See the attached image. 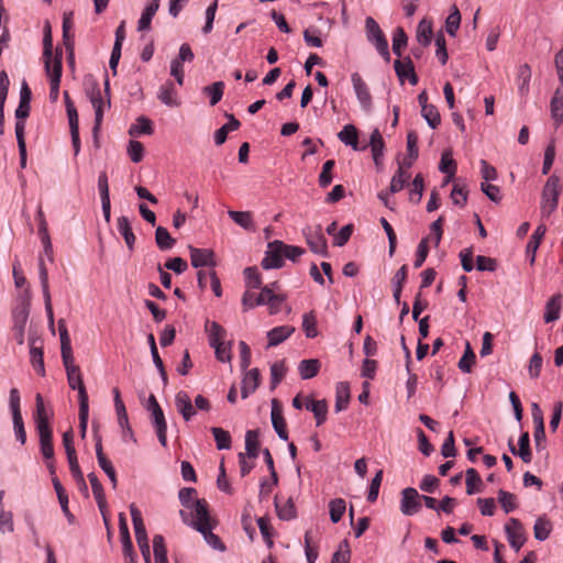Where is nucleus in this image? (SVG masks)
Returning <instances> with one entry per match:
<instances>
[{"instance_id":"obj_1","label":"nucleus","mask_w":563,"mask_h":563,"mask_svg":"<svg viewBox=\"0 0 563 563\" xmlns=\"http://www.w3.org/2000/svg\"><path fill=\"white\" fill-rule=\"evenodd\" d=\"M195 519L188 520L185 510H180L181 519L185 523L194 527L197 531L202 533L206 542L216 550L224 551L225 547L220 538L212 533L211 518L208 510V503L206 500H198L194 505Z\"/></svg>"},{"instance_id":"obj_2","label":"nucleus","mask_w":563,"mask_h":563,"mask_svg":"<svg viewBox=\"0 0 563 563\" xmlns=\"http://www.w3.org/2000/svg\"><path fill=\"white\" fill-rule=\"evenodd\" d=\"M67 374V382L71 389L78 390L79 404L88 402V394L84 385L82 375L78 365L74 363V356L62 358Z\"/></svg>"},{"instance_id":"obj_3","label":"nucleus","mask_w":563,"mask_h":563,"mask_svg":"<svg viewBox=\"0 0 563 563\" xmlns=\"http://www.w3.org/2000/svg\"><path fill=\"white\" fill-rule=\"evenodd\" d=\"M365 27L368 41L376 46L378 53L388 62L390 58L388 42L378 23L372 16H367Z\"/></svg>"},{"instance_id":"obj_4","label":"nucleus","mask_w":563,"mask_h":563,"mask_svg":"<svg viewBox=\"0 0 563 563\" xmlns=\"http://www.w3.org/2000/svg\"><path fill=\"white\" fill-rule=\"evenodd\" d=\"M90 101L95 109V124L92 128V135L95 140V145L99 147L98 134L101 128V123L103 120V110L106 106H110V99H103L101 91L98 86H96L90 93Z\"/></svg>"},{"instance_id":"obj_5","label":"nucleus","mask_w":563,"mask_h":563,"mask_svg":"<svg viewBox=\"0 0 563 563\" xmlns=\"http://www.w3.org/2000/svg\"><path fill=\"white\" fill-rule=\"evenodd\" d=\"M302 232L307 244L313 253L328 256V243L320 224L316 227H307Z\"/></svg>"},{"instance_id":"obj_6","label":"nucleus","mask_w":563,"mask_h":563,"mask_svg":"<svg viewBox=\"0 0 563 563\" xmlns=\"http://www.w3.org/2000/svg\"><path fill=\"white\" fill-rule=\"evenodd\" d=\"M62 69V52L56 51L53 66L47 65L45 67L46 74L51 79L49 99L52 102L58 99Z\"/></svg>"},{"instance_id":"obj_7","label":"nucleus","mask_w":563,"mask_h":563,"mask_svg":"<svg viewBox=\"0 0 563 563\" xmlns=\"http://www.w3.org/2000/svg\"><path fill=\"white\" fill-rule=\"evenodd\" d=\"M559 195H560L559 178L552 176L548 179V181L544 186V189H543V194H542V198H543L542 211L544 213L550 214L556 208Z\"/></svg>"},{"instance_id":"obj_8","label":"nucleus","mask_w":563,"mask_h":563,"mask_svg":"<svg viewBox=\"0 0 563 563\" xmlns=\"http://www.w3.org/2000/svg\"><path fill=\"white\" fill-rule=\"evenodd\" d=\"M283 247H285V243L279 240L268 243L265 257L262 261L263 268H280L284 265Z\"/></svg>"},{"instance_id":"obj_9","label":"nucleus","mask_w":563,"mask_h":563,"mask_svg":"<svg viewBox=\"0 0 563 563\" xmlns=\"http://www.w3.org/2000/svg\"><path fill=\"white\" fill-rule=\"evenodd\" d=\"M53 412L45 407L42 395L36 394L34 420L37 433L53 431L49 424Z\"/></svg>"},{"instance_id":"obj_10","label":"nucleus","mask_w":563,"mask_h":563,"mask_svg":"<svg viewBox=\"0 0 563 563\" xmlns=\"http://www.w3.org/2000/svg\"><path fill=\"white\" fill-rule=\"evenodd\" d=\"M421 509L420 495L417 489L407 487L401 492L400 511L405 516H412Z\"/></svg>"},{"instance_id":"obj_11","label":"nucleus","mask_w":563,"mask_h":563,"mask_svg":"<svg viewBox=\"0 0 563 563\" xmlns=\"http://www.w3.org/2000/svg\"><path fill=\"white\" fill-rule=\"evenodd\" d=\"M30 362L34 371L41 375H45L44 357H43V342L40 338L30 336Z\"/></svg>"},{"instance_id":"obj_12","label":"nucleus","mask_w":563,"mask_h":563,"mask_svg":"<svg viewBox=\"0 0 563 563\" xmlns=\"http://www.w3.org/2000/svg\"><path fill=\"white\" fill-rule=\"evenodd\" d=\"M29 308L26 306H21L13 310V327L12 333L19 345L24 343V330L29 319Z\"/></svg>"},{"instance_id":"obj_13","label":"nucleus","mask_w":563,"mask_h":563,"mask_svg":"<svg viewBox=\"0 0 563 563\" xmlns=\"http://www.w3.org/2000/svg\"><path fill=\"white\" fill-rule=\"evenodd\" d=\"M505 530L510 545L516 551H519L526 542L525 531L521 522L516 518H511L506 523Z\"/></svg>"},{"instance_id":"obj_14","label":"nucleus","mask_w":563,"mask_h":563,"mask_svg":"<svg viewBox=\"0 0 563 563\" xmlns=\"http://www.w3.org/2000/svg\"><path fill=\"white\" fill-rule=\"evenodd\" d=\"M351 81L362 108L365 111H369L372 108V96L366 82L358 73H353L351 75Z\"/></svg>"},{"instance_id":"obj_15","label":"nucleus","mask_w":563,"mask_h":563,"mask_svg":"<svg viewBox=\"0 0 563 563\" xmlns=\"http://www.w3.org/2000/svg\"><path fill=\"white\" fill-rule=\"evenodd\" d=\"M96 455H97V460H98L99 466L108 475V477H109V479H110V482L112 484V487L115 488L117 487V483H118L115 470H114L111 461L103 453L102 443H101V438L100 437H98L96 439Z\"/></svg>"},{"instance_id":"obj_16","label":"nucleus","mask_w":563,"mask_h":563,"mask_svg":"<svg viewBox=\"0 0 563 563\" xmlns=\"http://www.w3.org/2000/svg\"><path fill=\"white\" fill-rule=\"evenodd\" d=\"M189 252L191 265L194 267H213L216 265L214 253L211 250L189 246Z\"/></svg>"},{"instance_id":"obj_17","label":"nucleus","mask_w":563,"mask_h":563,"mask_svg":"<svg viewBox=\"0 0 563 563\" xmlns=\"http://www.w3.org/2000/svg\"><path fill=\"white\" fill-rule=\"evenodd\" d=\"M88 479L90 482L93 496H95L96 501L98 504L99 510H100V512H101V515L103 517L104 523L108 527V517H107V514H106L107 501H106L103 486H102V484L100 483V481L98 479V477H97V475L95 473L88 474Z\"/></svg>"},{"instance_id":"obj_18","label":"nucleus","mask_w":563,"mask_h":563,"mask_svg":"<svg viewBox=\"0 0 563 563\" xmlns=\"http://www.w3.org/2000/svg\"><path fill=\"white\" fill-rule=\"evenodd\" d=\"M272 423L278 437L282 440H288L287 423L276 399L272 401Z\"/></svg>"},{"instance_id":"obj_19","label":"nucleus","mask_w":563,"mask_h":563,"mask_svg":"<svg viewBox=\"0 0 563 563\" xmlns=\"http://www.w3.org/2000/svg\"><path fill=\"white\" fill-rule=\"evenodd\" d=\"M175 406L177 411L183 416L185 421L191 420V418L196 415L192 401L186 391L181 390L176 394Z\"/></svg>"},{"instance_id":"obj_20","label":"nucleus","mask_w":563,"mask_h":563,"mask_svg":"<svg viewBox=\"0 0 563 563\" xmlns=\"http://www.w3.org/2000/svg\"><path fill=\"white\" fill-rule=\"evenodd\" d=\"M261 383V374L257 368H252L244 373L242 379V388H241V397L243 399L247 398L251 394H253Z\"/></svg>"},{"instance_id":"obj_21","label":"nucleus","mask_w":563,"mask_h":563,"mask_svg":"<svg viewBox=\"0 0 563 563\" xmlns=\"http://www.w3.org/2000/svg\"><path fill=\"white\" fill-rule=\"evenodd\" d=\"M268 295H269V286L268 285L264 286L262 288L258 296H256L255 292H253L251 290H246L242 297L243 310L246 311L256 306L266 305Z\"/></svg>"},{"instance_id":"obj_22","label":"nucleus","mask_w":563,"mask_h":563,"mask_svg":"<svg viewBox=\"0 0 563 563\" xmlns=\"http://www.w3.org/2000/svg\"><path fill=\"white\" fill-rule=\"evenodd\" d=\"M151 412V419L154 428L156 429L158 441L163 446H166L167 444V423L165 420V416L163 412V409L161 407H157L156 409L150 411Z\"/></svg>"},{"instance_id":"obj_23","label":"nucleus","mask_w":563,"mask_h":563,"mask_svg":"<svg viewBox=\"0 0 563 563\" xmlns=\"http://www.w3.org/2000/svg\"><path fill=\"white\" fill-rule=\"evenodd\" d=\"M509 449L514 455L520 456L525 463H530L532 460V453L530 449V438L528 432H523L519 438V449H516L512 441L509 440Z\"/></svg>"},{"instance_id":"obj_24","label":"nucleus","mask_w":563,"mask_h":563,"mask_svg":"<svg viewBox=\"0 0 563 563\" xmlns=\"http://www.w3.org/2000/svg\"><path fill=\"white\" fill-rule=\"evenodd\" d=\"M339 140L345 145L352 146L354 151H363L367 145H358V132L353 124H346L339 133Z\"/></svg>"},{"instance_id":"obj_25","label":"nucleus","mask_w":563,"mask_h":563,"mask_svg":"<svg viewBox=\"0 0 563 563\" xmlns=\"http://www.w3.org/2000/svg\"><path fill=\"white\" fill-rule=\"evenodd\" d=\"M545 232L547 227L544 224H539L527 244L526 254L530 264H533L536 261L537 250L539 249V245L542 239L544 238Z\"/></svg>"},{"instance_id":"obj_26","label":"nucleus","mask_w":563,"mask_h":563,"mask_svg":"<svg viewBox=\"0 0 563 563\" xmlns=\"http://www.w3.org/2000/svg\"><path fill=\"white\" fill-rule=\"evenodd\" d=\"M295 332L292 325H279L267 332L268 347L277 346Z\"/></svg>"},{"instance_id":"obj_27","label":"nucleus","mask_w":563,"mask_h":563,"mask_svg":"<svg viewBox=\"0 0 563 563\" xmlns=\"http://www.w3.org/2000/svg\"><path fill=\"white\" fill-rule=\"evenodd\" d=\"M130 514L132 517L136 542L148 540L141 510L134 504H131Z\"/></svg>"},{"instance_id":"obj_28","label":"nucleus","mask_w":563,"mask_h":563,"mask_svg":"<svg viewBox=\"0 0 563 563\" xmlns=\"http://www.w3.org/2000/svg\"><path fill=\"white\" fill-rule=\"evenodd\" d=\"M158 99L168 107H178L177 90L173 81H166L158 91Z\"/></svg>"},{"instance_id":"obj_29","label":"nucleus","mask_w":563,"mask_h":563,"mask_svg":"<svg viewBox=\"0 0 563 563\" xmlns=\"http://www.w3.org/2000/svg\"><path fill=\"white\" fill-rule=\"evenodd\" d=\"M350 385L346 382H340L335 388V411L345 410L350 402Z\"/></svg>"},{"instance_id":"obj_30","label":"nucleus","mask_w":563,"mask_h":563,"mask_svg":"<svg viewBox=\"0 0 563 563\" xmlns=\"http://www.w3.org/2000/svg\"><path fill=\"white\" fill-rule=\"evenodd\" d=\"M411 175L405 169L404 164H398V169L391 178L389 190L395 194L404 189V187L408 184Z\"/></svg>"},{"instance_id":"obj_31","label":"nucleus","mask_w":563,"mask_h":563,"mask_svg":"<svg viewBox=\"0 0 563 563\" xmlns=\"http://www.w3.org/2000/svg\"><path fill=\"white\" fill-rule=\"evenodd\" d=\"M307 410L313 412L317 426H321L327 420L328 404L324 399L309 400L306 405Z\"/></svg>"},{"instance_id":"obj_32","label":"nucleus","mask_w":563,"mask_h":563,"mask_svg":"<svg viewBox=\"0 0 563 563\" xmlns=\"http://www.w3.org/2000/svg\"><path fill=\"white\" fill-rule=\"evenodd\" d=\"M275 507L279 519L291 520L296 517V507L291 498L286 499L284 503L276 496Z\"/></svg>"},{"instance_id":"obj_33","label":"nucleus","mask_w":563,"mask_h":563,"mask_svg":"<svg viewBox=\"0 0 563 563\" xmlns=\"http://www.w3.org/2000/svg\"><path fill=\"white\" fill-rule=\"evenodd\" d=\"M531 75V68L528 64H523L518 67L517 85L518 91L521 96H526L529 92Z\"/></svg>"},{"instance_id":"obj_34","label":"nucleus","mask_w":563,"mask_h":563,"mask_svg":"<svg viewBox=\"0 0 563 563\" xmlns=\"http://www.w3.org/2000/svg\"><path fill=\"white\" fill-rule=\"evenodd\" d=\"M179 500L181 505L189 509V512L185 511L187 514V519L190 521L195 519V511H194V505L199 499H195L196 496V489L195 488H181L179 490Z\"/></svg>"},{"instance_id":"obj_35","label":"nucleus","mask_w":563,"mask_h":563,"mask_svg":"<svg viewBox=\"0 0 563 563\" xmlns=\"http://www.w3.org/2000/svg\"><path fill=\"white\" fill-rule=\"evenodd\" d=\"M229 217L240 227L245 230L254 231L253 214L251 211H228Z\"/></svg>"},{"instance_id":"obj_36","label":"nucleus","mask_w":563,"mask_h":563,"mask_svg":"<svg viewBox=\"0 0 563 563\" xmlns=\"http://www.w3.org/2000/svg\"><path fill=\"white\" fill-rule=\"evenodd\" d=\"M159 8V0H153L150 4L146 5L142 15L139 20V31H147L151 27V22L155 13Z\"/></svg>"},{"instance_id":"obj_37","label":"nucleus","mask_w":563,"mask_h":563,"mask_svg":"<svg viewBox=\"0 0 563 563\" xmlns=\"http://www.w3.org/2000/svg\"><path fill=\"white\" fill-rule=\"evenodd\" d=\"M58 331H59V339H60L62 358L67 360V358H69V355H73V349H71L70 338L68 334L66 322L64 319H60L58 321Z\"/></svg>"},{"instance_id":"obj_38","label":"nucleus","mask_w":563,"mask_h":563,"mask_svg":"<svg viewBox=\"0 0 563 563\" xmlns=\"http://www.w3.org/2000/svg\"><path fill=\"white\" fill-rule=\"evenodd\" d=\"M321 364L317 358L302 360L299 363L298 369L302 379H310L314 377L320 371Z\"/></svg>"},{"instance_id":"obj_39","label":"nucleus","mask_w":563,"mask_h":563,"mask_svg":"<svg viewBox=\"0 0 563 563\" xmlns=\"http://www.w3.org/2000/svg\"><path fill=\"white\" fill-rule=\"evenodd\" d=\"M562 295L558 294L550 298L545 307L544 321L553 322L560 318Z\"/></svg>"},{"instance_id":"obj_40","label":"nucleus","mask_w":563,"mask_h":563,"mask_svg":"<svg viewBox=\"0 0 563 563\" xmlns=\"http://www.w3.org/2000/svg\"><path fill=\"white\" fill-rule=\"evenodd\" d=\"M258 431L249 430L245 434V450L244 453L249 459L255 460L258 456Z\"/></svg>"},{"instance_id":"obj_41","label":"nucleus","mask_w":563,"mask_h":563,"mask_svg":"<svg viewBox=\"0 0 563 563\" xmlns=\"http://www.w3.org/2000/svg\"><path fill=\"white\" fill-rule=\"evenodd\" d=\"M408 276V267L407 265H402L393 277V286H394V299L397 303L400 302V296L404 288L405 283L407 282Z\"/></svg>"},{"instance_id":"obj_42","label":"nucleus","mask_w":563,"mask_h":563,"mask_svg":"<svg viewBox=\"0 0 563 563\" xmlns=\"http://www.w3.org/2000/svg\"><path fill=\"white\" fill-rule=\"evenodd\" d=\"M30 103L19 102V106L15 109V135H24L25 120L30 115Z\"/></svg>"},{"instance_id":"obj_43","label":"nucleus","mask_w":563,"mask_h":563,"mask_svg":"<svg viewBox=\"0 0 563 563\" xmlns=\"http://www.w3.org/2000/svg\"><path fill=\"white\" fill-rule=\"evenodd\" d=\"M551 115L555 120L556 125L563 121V89L558 88L551 100Z\"/></svg>"},{"instance_id":"obj_44","label":"nucleus","mask_w":563,"mask_h":563,"mask_svg":"<svg viewBox=\"0 0 563 563\" xmlns=\"http://www.w3.org/2000/svg\"><path fill=\"white\" fill-rule=\"evenodd\" d=\"M369 145L372 147L373 159H374L375 164L377 166H379L382 157H383V151H384L385 143H384L383 136L378 130L373 131V133L371 135Z\"/></svg>"},{"instance_id":"obj_45","label":"nucleus","mask_w":563,"mask_h":563,"mask_svg":"<svg viewBox=\"0 0 563 563\" xmlns=\"http://www.w3.org/2000/svg\"><path fill=\"white\" fill-rule=\"evenodd\" d=\"M206 330L209 334V343L211 346L224 342L227 331L218 322H207Z\"/></svg>"},{"instance_id":"obj_46","label":"nucleus","mask_w":563,"mask_h":563,"mask_svg":"<svg viewBox=\"0 0 563 563\" xmlns=\"http://www.w3.org/2000/svg\"><path fill=\"white\" fill-rule=\"evenodd\" d=\"M118 231L123 236L128 247L130 250H133L134 243H135V235L132 231L130 221L126 217H120L118 218Z\"/></svg>"},{"instance_id":"obj_47","label":"nucleus","mask_w":563,"mask_h":563,"mask_svg":"<svg viewBox=\"0 0 563 563\" xmlns=\"http://www.w3.org/2000/svg\"><path fill=\"white\" fill-rule=\"evenodd\" d=\"M240 128V121L236 120L232 114L229 115V121L223 126L218 129L214 133V142L217 145H221L225 142L228 133L235 131Z\"/></svg>"},{"instance_id":"obj_48","label":"nucleus","mask_w":563,"mask_h":563,"mask_svg":"<svg viewBox=\"0 0 563 563\" xmlns=\"http://www.w3.org/2000/svg\"><path fill=\"white\" fill-rule=\"evenodd\" d=\"M119 531L121 537V542L123 545V553H130L132 551V540L130 537L128 520L124 512L119 514Z\"/></svg>"},{"instance_id":"obj_49","label":"nucleus","mask_w":563,"mask_h":563,"mask_svg":"<svg viewBox=\"0 0 563 563\" xmlns=\"http://www.w3.org/2000/svg\"><path fill=\"white\" fill-rule=\"evenodd\" d=\"M40 450L44 460L54 459L53 431L40 432Z\"/></svg>"},{"instance_id":"obj_50","label":"nucleus","mask_w":563,"mask_h":563,"mask_svg":"<svg viewBox=\"0 0 563 563\" xmlns=\"http://www.w3.org/2000/svg\"><path fill=\"white\" fill-rule=\"evenodd\" d=\"M155 242L159 250L167 251L175 245L176 240L172 238L167 229L158 227L155 231Z\"/></svg>"},{"instance_id":"obj_51","label":"nucleus","mask_w":563,"mask_h":563,"mask_svg":"<svg viewBox=\"0 0 563 563\" xmlns=\"http://www.w3.org/2000/svg\"><path fill=\"white\" fill-rule=\"evenodd\" d=\"M153 132L152 121L145 117L137 118L136 123L129 130L131 136H139L141 134L151 135Z\"/></svg>"},{"instance_id":"obj_52","label":"nucleus","mask_w":563,"mask_h":563,"mask_svg":"<svg viewBox=\"0 0 563 563\" xmlns=\"http://www.w3.org/2000/svg\"><path fill=\"white\" fill-rule=\"evenodd\" d=\"M211 432L214 437L218 450H228L231 448L232 440L230 433L227 430L219 427H212Z\"/></svg>"},{"instance_id":"obj_53","label":"nucleus","mask_w":563,"mask_h":563,"mask_svg":"<svg viewBox=\"0 0 563 563\" xmlns=\"http://www.w3.org/2000/svg\"><path fill=\"white\" fill-rule=\"evenodd\" d=\"M153 551L156 563H166L167 560V550L165 545L164 537L161 534H156L153 538Z\"/></svg>"},{"instance_id":"obj_54","label":"nucleus","mask_w":563,"mask_h":563,"mask_svg":"<svg viewBox=\"0 0 563 563\" xmlns=\"http://www.w3.org/2000/svg\"><path fill=\"white\" fill-rule=\"evenodd\" d=\"M476 355L472 350V346L468 342H466L465 351L463 356L459 361V368L463 373H471L473 365L475 364Z\"/></svg>"},{"instance_id":"obj_55","label":"nucleus","mask_w":563,"mask_h":563,"mask_svg":"<svg viewBox=\"0 0 563 563\" xmlns=\"http://www.w3.org/2000/svg\"><path fill=\"white\" fill-rule=\"evenodd\" d=\"M551 530V522L548 519L540 517L537 519L533 527L534 538L543 541L549 538Z\"/></svg>"},{"instance_id":"obj_56","label":"nucleus","mask_w":563,"mask_h":563,"mask_svg":"<svg viewBox=\"0 0 563 563\" xmlns=\"http://www.w3.org/2000/svg\"><path fill=\"white\" fill-rule=\"evenodd\" d=\"M329 510L332 522H339L346 510L345 500L342 498H335L331 500L329 504Z\"/></svg>"},{"instance_id":"obj_57","label":"nucleus","mask_w":563,"mask_h":563,"mask_svg":"<svg viewBox=\"0 0 563 563\" xmlns=\"http://www.w3.org/2000/svg\"><path fill=\"white\" fill-rule=\"evenodd\" d=\"M483 482L475 468H468L466 471V493L468 495H473L479 492V486H482Z\"/></svg>"},{"instance_id":"obj_58","label":"nucleus","mask_w":563,"mask_h":563,"mask_svg":"<svg viewBox=\"0 0 563 563\" xmlns=\"http://www.w3.org/2000/svg\"><path fill=\"white\" fill-rule=\"evenodd\" d=\"M432 25L431 22L422 20L419 22L417 27V40L423 46H427L431 42Z\"/></svg>"},{"instance_id":"obj_59","label":"nucleus","mask_w":563,"mask_h":563,"mask_svg":"<svg viewBox=\"0 0 563 563\" xmlns=\"http://www.w3.org/2000/svg\"><path fill=\"white\" fill-rule=\"evenodd\" d=\"M439 169L453 178L456 173V163L452 158V154L449 151L442 153Z\"/></svg>"},{"instance_id":"obj_60","label":"nucleus","mask_w":563,"mask_h":563,"mask_svg":"<svg viewBox=\"0 0 563 563\" xmlns=\"http://www.w3.org/2000/svg\"><path fill=\"white\" fill-rule=\"evenodd\" d=\"M411 186L409 199L412 203H419L424 189V180L421 174L416 175Z\"/></svg>"},{"instance_id":"obj_61","label":"nucleus","mask_w":563,"mask_h":563,"mask_svg":"<svg viewBox=\"0 0 563 563\" xmlns=\"http://www.w3.org/2000/svg\"><path fill=\"white\" fill-rule=\"evenodd\" d=\"M224 84L222 81L213 82L203 88V92L210 97V104L216 106L222 98Z\"/></svg>"},{"instance_id":"obj_62","label":"nucleus","mask_w":563,"mask_h":563,"mask_svg":"<svg viewBox=\"0 0 563 563\" xmlns=\"http://www.w3.org/2000/svg\"><path fill=\"white\" fill-rule=\"evenodd\" d=\"M302 329L308 338H316L318 335L317 317L313 311L303 314Z\"/></svg>"},{"instance_id":"obj_63","label":"nucleus","mask_w":563,"mask_h":563,"mask_svg":"<svg viewBox=\"0 0 563 563\" xmlns=\"http://www.w3.org/2000/svg\"><path fill=\"white\" fill-rule=\"evenodd\" d=\"M351 559V550L347 540L340 542L338 550L334 552L331 563H349Z\"/></svg>"},{"instance_id":"obj_64","label":"nucleus","mask_w":563,"mask_h":563,"mask_svg":"<svg viewBox=\"0 0 563 563\" xmlns=\"http://www.w3.org/2000/svg\"><path fill=\"white\" fill-rule=\"evenodd\" d=\"M421 115L426 119L429 126L432 129L438 128L441 122L440 113L433 104L424 106L423 109H421Z\"/></svg>"}]
</instances>
